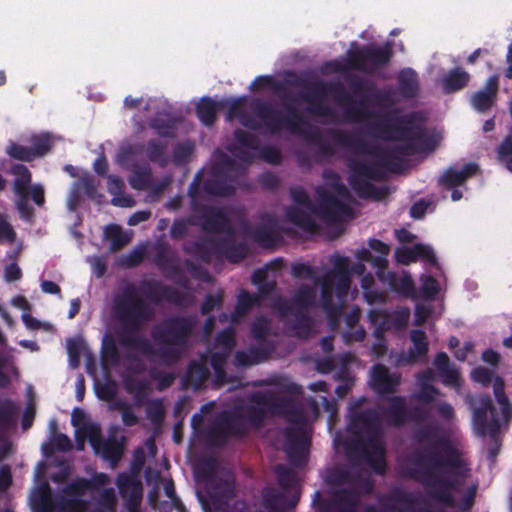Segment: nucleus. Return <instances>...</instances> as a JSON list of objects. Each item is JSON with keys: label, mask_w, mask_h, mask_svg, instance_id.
Instances as JSON below:
<instances>
[{"label": "nucleus", "mask_w": 512, "mask_h": 512, "mask_svg": "<svg viewBox=\"0 0 512 512\" xmlns=\"http://www.w3.org/2000/svg\"><path fill=\"white\" fill-rule=\"evenodd\" d=\"M256 296L249 295L247 293H241L238 297V303L236 306L235 315L232 317V321H236L238 317L243 315L252 305L257 302Z\"/></svg>", "instance_id": "c03bdc74"}, {"label": "nucleus", "mask_w": 512, "mask_h": 512, "mask_svg": "<svg viewBox=\"0 0 512 512\" xmlns=\"http://www.w3.org/2000/svg\"><path fill=\"white\" fill-rule=\"evenodd\" d=\"M222 301V292L209 295L202 305V312L204 314L212 311L215 307L219 306Z\"/></svg>", "instance_id": "864d4df0"}, {"label": "nucleus", "mask_w": 512, "mask_h": 512, "mask_svg": "<svg viewBox=\"0 0 512 512\" xmlns=\"http://www.w3.org/2000/svg\"><path fill=\"white\" fill-rule=\"evenodd\" d=\"M110 482V478L104 473L94 476L92 481L85 479L77 480L69 484L64 490L66 496L65 502L57 505L52 499L49 486L45 484L34 492L33 501L41 512H52L56 509L60 512H87V504L80 498L93 487L106 486L110 484Z\"/></svg>", "instance_id": "6e6552de"}, {"label": "nucleus", "mask_w": 512, "mask_h": 512, "mask_svg": "<svg viewBox=\"0 0 512 512\" xmlns=\"http://www.w3.org/2000/svg\"><path fill=\"white\" fill-rule=\"evenodd\" d=\"M111 203L114 206L119 207H133L135 205V201L131 196L122 193L114 196L111 200Z\"/></svg>", "instance_id": "13d9d810"}, {"label": "nucleus", "mask_w": 512, "mask_h": 512, "mask_svg": "<svg viewBox=\"0 0 512 512\" xmlns=\"http://www.w3.org/2000/svg\"><path fill=\"white\" fill-rule=\"evenodd\" d=\"M422 291L426 296L433 297L438 292L437 282L432 277H423Z\"/></svg>", "instance_id": "6e6d98bb"}, {"label": "nucleus", "mask_w": 512, "mask_h": 512, "mask_svg": "<svg viewBox=\"0 0 512 512\" xmlns=\"http://www.w3.org/2000/svg\"><path fill=\"white\" fill-rule=\"evenodd\" d=\"M224 119L226 123H238L242 128H281L285 120L270 102L246 95L225 97Z\"/></svg>", "instance_id": "423d86ee"}, {"label": "nucleus", "mask_w": 512, "mask_h": 512, "mask_svg": "<svg viewBox=\"0 0 512 512\" xmlns=\"http://www.w3.org/2000/svg\"><path fill=\"white\" fill-rule=\"evenodd\" d=\"M492 381L494 395L501 406L502 419L496 418L489 397L483 396L476 399L472 404L473 421L475 429L480 435L494 433L500 427L501 422H507L510 417V404L504 394V382L499 377H495Z\"/></svg>", "instance_id": "9b49d317"}, {"label": "nucleus", "mask_w": 512, "mask_h": 512, "mask_svg": "<svg viewBox=\"0 0 512 512\" xmlns=\"http://www.w3.org/2000/svg\"><path fill=\"white\" fill-rule=\"evenodd\" d=\"M135 128H174L182 124L184 117L181 109L175 107L163 96L146 98L143 109L131 117Z\"/></svg>", "instance_id": "f8f14e48"}, {"label": "nucleus", "mask_w": 512, "mask_h": 512, "mask_svg": "<svg viewBox=\"0 0 512 512\" xmlns=\"http://www.w3.org/2000/svg\"><path fill=\"white\" fill-rule=\"evenodd\" d=\"M105 237L110 242L112 251H116L131 241V235L117 225H110L105 228Z\"/></svg>", "instance_id": "f704fd0d"}, {"label": "nucleus", "mask_w": 512, "mask_h": 512, "mask_svg": "<svg viewBox=\"0 0 512 512\" xmlns=\"http://www.w3.org/2000/svg\"><path fill=\"white\" fill-rule=\"evenodd\" d=\"M235 138V143L227 147L229 155H221L218 159L216 178L222 173L232 176L255 157H260L270 164L280 162L279 150L273 146L260 147V140L250 130H237Z\"/></svg>", "instance_id": "0eeeda50"}, {"label": "nucleus", "mask_w": 512, "mask_h": 512, "mask_svg": "<svg viewBox=\"0 0 512 512\" xmlns=\"http://www.w3.org/2000/svg\"><path fill=\"white\" fill-rule=\"evenodd\" d=\"M498 89V78L496 76L489 77L484 89L472 94L470 98L472 107L478 112L488 111L496 101Z\"/></svg>", "instance_id": "b1692460"}, {"label": "nucleus", "mask_w": 512, "mask_h": 512, "mask_svg": "<svg viewBox=\"0 0 512 512\" xmlns=\"http://www.w3.org/2000/svg\"><path fill=\"white\" fill-rule=\"evenodd\" d=\"M107 188L112 195H119L124 188V182L119 177L111 175L107 179Z\"/></svg>", "instance_id": "5fc2aeb1"}, {"label": "nucleus", "mask_w": 512, "mask_h": 512, "mask_svg": "<svg viewBox=\"0 0 512 512\" xmlns=\"http://www.w3.org/2000/svg\"><path fill=\"white\" fill-rule=\"evenodd\" d=\"M398 90L404 98H414L419 90L418 76L411 68H405L400 71L398 78Z\"/></svg>", "instance_id": "cd10ccee"}, {"label": "nucleus", "mask_w": 512, "mask_h": 512, "mask_svg": "<svg viewBox=\"0 0 512 512\" xmlns=\"http://www.w3.org/2000/svg\"><path fill=\"white\" fill-rule=\"evenodd\" d=\"M117 317L128 326H135L147 319L151 308L143 302L134 287L128 288L116 303Z\"/></svg>", "instance_id": "f3484780"}, {"label": "nucleus", "mask_w": 512, "mask_h": 512, "mask_svg": "<svg viewBox=\"0 0 512 512\" xmlns=\"http://www.w3.org/2000/svg\"><path fill=\"white\" fill-rule=\"evenodd\" d=\"M225 97L215 100L210 96H202L195 104V115L205 127H212L218 118V112L224 111Z\"/></svg>", "instance_id": "5701e85b"}, {"label": "nucleus", "mask_w": 512, "mask_h": 512, "mask_svg": "<svg viewBox=\"0 0 512 512\" xmlns=\"http://www.w3.org/2000/svg\"><path fill=\"white\" fill-rule=\"evenodd\" d=\"M325 184L319 186L317 207L306 191L301 187L290 190L292 204L284 211L281 220L271 217L263 219L262 227L253 232V238L260 245L269 247L280 232L296 233L298 230L315 232L323 225H332L350 215V194L339 183L338 176L331 172L324 173Z\"/></svg>", "instance_id": "f257e3e1"}, {"label": "nucleus", "mask_w": 512, "mask_h": 512, "mask_svg": "<svg viewBox=\"0 0 512 512\" xmlns=\"http://www.w3.org/2000/svg\"><path fill=\"white\" fill-rule=\"evenodd\" d=\"M328 482L335 486L347 485L350 490H334V502L332 509L335 512H358L357 510V493L359 484L356 480L352 479L343 470H336L328 476ZM364 512H377L374 508H367Z\"/></svg>", "instance_id": "dca6fc26"}, {"label": "nucleus", "mask_w": 512, "mask_h": 512, "mask_svg": "<svg viewBox=\"0 0 512 512\" xmlns=\"http://www.w3.org/2000/svg\"><path fill=\"white\" fill-rule=\"evenodd\" d=\"M206 191L211 195L223 196L231 192V186L226 183H222L217 179V183L209 181L205 185Z\"/></svg>", "instance_id": "8fccbe9b"}, {"label": "nucleus", "mask_w": 512, "mask_h": 512, "mask_svg": "<svg viewBox=\"0 0 512 512\" xmlns=\"http://www.w3.org/2000/svg\"><path fill=\"white\" fill-rule=\"evenodd\" d=\"M389 417L395 424L406 420L408 413L403 398L394 397L390 399Z\"/></svg>", "instance_id": "58836bf2"}, {"label": "nucleus", "mask_w": 512, "mask_h": 512, "mask_svg": "<svg viewBox=\"0 0 512 512\" xmlns=\"http://www.w3.org/2000/svg\"><path fill=\"white\" fill-rule=\"evenodd\" d=\"M300 392V387L290 379L279 377L264 393L255 394L254 402L262 415L284 414L287 413V408L290 405L285 394H298Z\"/></svg>", "instance_id": "4468645a"}, {"label": "nucleus", "mask_w": 512, "mask_h": 512, "mask_svg": "<svg viewBox=\"0 0 512 512\" xmlns=\"http://www.w3.org/2000/svg\"><path fill=\"white\" fill-rule=\"evenodd\" d=\"M252 281L263 293H268L275 287V281L269 279L268 269L255 271L252 276Z\"/></svg>", "instance_id": "79ce46f5"}, {"label": "nucleus", "mask_w": 512, "mask_h": 512, "mask_svg": "<svg viewBox=\"0 0 512 512\" xmlns=\"http://www.w3.org/2000/svg\"><path fill=\"white\" fill-rule=\"evenodd\" d=\"M498 157L504 161L507 157H512V136H508L498 147Z\"/></svg>", "instance_id": "4d7b16f0"}, {"label": "nucleus", "mask_w": 512, "mask_h": 512, "mask_svg": "<svg viewBox=\"0 0 512 512\" xmlns=\"http://www.w3.org/2000/svg\"><path fill=\"white\" fill-rule=\"evenodd\" d=\"M211 469L209 476V489L212 497L216 499H225L230 497L234 491V476L230 470L218 465L212 461L208 463Z\"/></svg>", "instance_id": "6ab92c4d"}, {"label": "nucleus", "mask_w": 512, "mask_h": 512, "mask_svg": "<svg viewBox=\"0 0 512 512\" xmlns=\"http://www.w3.org/2000/svg\"><path fill=\"white\" fill-rule=\"evenodd\" d=\"M28 194L31 195L34 202L38 205H42L44 202V191L42 186L34 185L28 188Z\"/></svg>", "instance_id": "680f3d73"}, {"label": "nucleus", "mask_w": 512, "mask_h": 512, "mask_svg": "<svg viewBox=\"0 0 512 512\" xmlns=\"http://www.w3.org/2000/svg\"><path fill=\"white\" fill-rule=\"evenodd\" d=\"M144 97H133L132 95H127L123 100L122 108L126 111H132L133 115L135 113H140L145 104Z\"/></svg>", "instance_id": "09e8293b"}, {"label": "nucleus", "mask_w": 512, "mask_h": 512, "mask_svg": "<svg viewBox=\"0 0 512 512\" xmlns=\"http://www.w3.org/2000/svg\"><path fill=\"white\" fill-rule=\"evenodd\" d=\"M282 507H284L282 496L269 488L263 492V510L258 512H276Z\"/></svg>", "instance_id": "c9c22d12"}, {"label": "nucleus", "mask_w": 512, "mask_h": 512, "mask_svg": "<svg viewBox=\"0 0 512 512\" xmlns=\"http://www.w3.org/2000/svg\"><path fill=\"white\" fill-rule=\"evenodd\" d=\"M369 247L372 250L379 253V256L374 257L372 259L373 264L375 266H377L378 268L384 267L387 263L386 256L389 253V247L386 244H384L383 242H381L379 240H375V239H371L369 241Z\"/></svg>", "instance_id": "37998d69"}, {"label": "nucleus", "mask_w": 512, "mask_h": 512, "mask_svg": "<svg viewBox=\"0 0 512 512\" xmlns=\"http://www.w3.org/2000/svg\"><path fill=\"white\" fill-rule=\"evenodd\" d=\"M234 347V334L231 329H227L219 334L216 340L214 350L210 352L209 358L202 356L199 361H193L187 374V382L194 388H199L208 378L210 372L208 363L214 370L217 383L225 381L223 370L225 360Z\"/></svg>", "instance_id": "9d476101"}, {"label": "nucleus", "mask_w": 512, "mask_h": 512, "mask_svg": "<svg viewBox=\"0 0 512 512\" xmlns=\"http://www.w3.org/2000/svg\"><path fill=\"white\" fill-rule=\"evenodd\" d=\"M117 486L125 501L128 512H139L138 506L142 500V484L134 477L121 474L117 478Z\"/></svg>", "instance_id": "4be33fe9"}, {"label": "nucleus", "mask_w": 512, "mask_h": 512, "mask_svg": "<svg viewBox=\"0 0 512 512\" xmlns=\"http://www.w3.org/2000/svg\"><path fill=\"white\" fill-rule=\"evenodd\" d=\"M482 359H483V361H485L491 365H496L499 360V355L496 352H494L493 350H486L482 354Z\"/></svg>", "instance_id": "774afa93"}, {"label": "nucleus", "mask_w": 512, "mask_h": 512, "mask_svg": "<svg viewBox=\"0 0 512 512\" xmlns=\"http://www.w3.org/2000/svg\"><path fill=\"white\" fill-rule=\"evenodd\" d=\"M426 208H427V205L423 201L415 203L412 206L411 211H410L411 216L414 218L422 217L426 211Z\"/></svg>", "instance_id": "69168bd1"}, {"label": "nucleus", "mask_w": 512, "mask_h": 512, "mask_svg": "<svg viewBox=\"0 0 512 512\" xmlns=\"http://www.w3.org/2000/svg\"><path fill=\"white\" fill-rule=\"evenodd\" d=\"M434 366L444 384L451 386L458 385L460 379L459 373L450 365V360L446 353H438L436 355Z\"/></svg>", "instance_id": "c85d7f7f"}, {"label": "nucleus", "mask_w": 512, "mask_h": 512, "mask_svg": "<svg viewBox=\"0 0 512 512\" xmlns=\"http://www.w3.org/2000/svg\"><path fill=\"white\" fill-rule=\"evenodd\" d=\"M67 351L69 355L70 366L72 368H77L79 365L80 358V345L73 340H69L67 342Z\"/></svg>", "instance_id": "603ef678"}, {"label": "nucleus", "mask_w": 512, "mask_h": 512, "mask_svg": "<svg viewBox=\"0 0 512 512\" xmlns=\"http://www.w3.org/2000/svg\"><path fill=\"white\" fill-rule=\"evenodd\" d=\"M149 180V172L146 168L135 170L129 179L130 185L137 190L144 189Z\"/></svg>", "instance_id": "a18cd8bd"}, {"label": "nucleus", "mask_w": 512, "mask_h": 512, "mask_svg": "<svg viewBox=\"0 0 512 512\" xmlns=\"http://www.w3.org/2000/svg\"><path fill=\"white\" fill-rule=\"evenodd\" d=\"M42 291L49 294H57L60 292L59 286L52 281H43L41 284Z\"/></svg>", "instance_id": "338daca9"}, {"label": "nucleus", "mask_w": 512, "mask_h": 512, "mask_svg": "<svg viewBox=\"0 0 512 512\" xmlns=\"http://www.w3.org/2000/svg\"><path fill=\"white\" fill-rule=\"evenodd\" d=\"M291 427L285 433V443L283 448L290 461L296 463L295 457H304L305 446L307 443V423L308 418L302 412H289L288 415Z\"/></svg>", "instance_id": "a211bd4d"}, {"label": "nucleus", "mask_w": 512, "mask_h": 512, "mask_svg": "<svg viewBox=\"0 0 512 512\" xmlns=\"http://www.w3.org/2000/svg\"><path fill=\"white\" fill-rule=\"evenodd\" d=\"M278 481L283 487H288L296 483L297 477L295 473L286 467L279 465L275 469Z\"/></svg>", "instance_id": "de8ad7c7"}, {"label": "nucleus", "mask_w": 512, "mask_h": 512, "mask_svg": "<svg viewBox=\"0 0 512 512\" xmlns=\"http://www.w3.org/2000/svg\"><path fill=\"white\" fill-rule=\"evenodd\" d=\"M469 81L468 72L459 67L454 68L443 77V90L448 94L460 91L468 85Z\"/></svg>", "instance_id": "7c9ffc66"}, {"label": "nucleus", "mask_w": 512, "mask_h": 512, "mask_svg": "<svg viewBox=\"0 0 512 512\" xmlns=\"http://www.w3.org/2000/svg\"><path fill=\"white\" fill-rule=\"evenodd\" d=\"M150 217L149 211H138L132 214L128 220L130 226L137 225L143 221H146Z\"/></svg>", "instance_id": "e2e57ef3"}, {"label": "nucleus", "mask_w": 512, "mask_h": 512, "mask_svg": "<svg viewBox=\"0 0 512 512\" xmlns=\"http://www.w3.org/2000/svg\"><path fill=\"white\" fill-rule=\"evenodd\" d=\"M354 433L359 434V449L367 463L376 471L382 472L385 467V450L374 422L360 418L352 424Z\"/></svg>", "instance_id": "ddd939ff"}, {"label": "nucleus", "mask_w": 512, "mask_h": 512, "mask_svg": "<svg viewBox=\"0 0 512 512\" xmlns=\"http://www.w3.org/2000/svg\"><path fill=\"white\" fill-rule=\"evenodd\" d=\"M261 348H262L261 353H256L253 351H251L250 353L237 352L236 357H235L236 365L249 366V365L257 364L260 361H262L265 357V354L270 349V345H262L261 344Z\"/></svg>", "instance_id": "4c0bfd02"}, {"label": "nucleus", "mask_w": 512, "mask_h": 512, "mask_svg": "<svg viewBox=\"0 0 512 512\" xmlns=\"http://www.w3.org/2000/svg\"><path fill=\"white\" fill-rule=\"evenodd\" d=\"M420 439L429 441L431 445L427 457L428 471L423 477L427 491L437 501L452 506L453 493L466 472L456 441L436 432L423 433Z\"/></svg>", "instance_id": "20e7f679"}, {"label": "nucleus", "mask_w": 512, "mask_h": 512, "mask_svg": "<svg viewBox=\"0 0 512 512\" xmlns=\"http://www.w3.org/2000/svg\"><path fill=\"white\" fill-rule=\"evenodd\" d=\"M263 88H270L277 93H281L284 90V85L270 75H261L257 76L249 86L250 91H257Z\"/></svg>", "instance_id": "e433bc0d"}, {"label": "nucleus", "mask_w": 512, "mask_h": 512, "mask_svg": "<svg viewBox=\"0 0 512 512\" xmlns=\"http://www.w3.org/2000/svg\"><path fill=\"white\" fill-rule=\"evenodd\" d=\"M399 383L400 375L390 373L385 366L378 365L372 369L370 384L377 393H392Z\"/></svg>", "instance_id": "393cba45"}, {"label": "nucleus", "mask_w": 512, "mask_h": 512, "mask_svg": "<svg viewBox=\"0 0 512 512\" xmlns=\"http://www.w3.org/2000/svg\"><path fill=\"white\" fill-rule=\"evenodd\" d=\"M11 173L15 176L13 183L14 192L21 198H26L31 184L30 171L24 165L18 164L12 168Z\"/></svg>", "instance_id": "473e14b6"}, {"label": "nucleus", "mask_w": 512, "mask_h": 512, "mask_svg": "<svg viewBox=\"0 0 512 512\" xmlns=\"http://www.w3.org/2000/svg\"><path fill=\"white\" fill-rule=\"evenodd\" d=\"M53 445L61 451H67L71 448L69 438L64 434H57L54 436Z\"/></svg>", "instance_id": "052dcab7"}, {"label": "nucleus", "mask_w": 512, "mask_h": 512, "mask_svg": "<svg viewBox=\"0 0 512 512\" xmlns=\"http://www.w3.org/2000/svg\"><path fill=\"white\" fill-rule=\"evenodd\" d=\"M412 347L408 354H403L398 360V364L413 363L421 358H424L429 349V345L426 339V335L421 330H413L411 332Z\"/></svg>", "instance_id": "a878e982"}, {"label": "nucleus", "mask_w": 512, "mask_h": 512, "mask_svg": "<svg viewBox=\"0 0 512 512\" xmlns=\"http://www.w3.org/2000/svg\"><path fill=\"white\" fill-rule=\"evenodd\" d=\"M192 327V321L187 319L169 320L157 327L153 332V358L165 364L176 361L186 345Z\"/></svg>", "instance_id": "1a4fd4ad"}, {"label": "nucleus", "mask_w": 512, "mask_h": 512, "mask_svg": "<svg viewBox=\"0 0 512 512\" xmlns=\"http://www.w3.org/2000/svg\"><path fill=\"white\" fill-rule=\"evenodd\" d=\"M117 497L114 489H105L100 495L98 508L94 512H115Z\"/></svg>", "instance_id": "a19ab883"}, {"label": "nucleus", "mask_w": 512, "mask_h": 512, "mask_svg": "<svg viewBox=\"0 0 512 512\" xmlns=\"http://www.w3.org/2000/svg\"><path fill=\"white\" fill-rule=\"evenodd\" d=\"M292 79L287 80L290 86L302 88L299 92L300 99L308 105V110L313 114L326 116L331 110L326 104V99L331 96L335 103L343 108L347 121L358 123L369 118L372 113L369 107L390 108L396 104L395 93L391 88H379L375 82L356 74L345 77L351 91L360 95L359 99L352 94L340 82H325L322 79H307L289 73Z\"/></svg>", "instance_id": "f03ea898"}, {"label": "nucleus", "mask_w": 512, "mask_h": 512, "mask_svg": "<svg viewBox=\"0 0 512 512\" xmlns=\"http://www.w3.org/2000/svg\"><path fill=\"white\" fill-rule=\"evenodd\" d=\"M419 258L434 262V255L432 250L424 245H415L414 247L402 248L398 249L396 252L397 261L404 265L415 262Z\"/></svg>", "instance_id": "c756f323"}, {"label": "nucleus", "mask_w": 512, "mask_h": 512, "mask_svg": "<svg viewBox=\"0 0 512 512\" xmlns=\"http://www.w3.org/2000/svg\"><path fill=\"white\" fill-rule=\"evenodd\" d=\"M392 56L393 51L389 43L383 46L366 45L361 49L347 52L350 68L365 73H372L376 69L387 65Z\"/></svg>", "instance_id": "2eb2a0df"}, {"label": "nucleus", "mask_w": 512, "mask_h": 512, "mask_svg": "<svg viewBox=\"0 0 512 512\" xmlns=\"http://www.w3.org/2000/svg\"><path fill=\"white\" fill-rule=\"evenodd\" d=\"M51 148V141L49 135L46 133L41 134L34 139L32 146H23L11 143L7 147V153L21 161H32L36 157L45 155Z\"/></svg>", "instance_id": "412c9836"}, {"label": "nucleus", "mask_w": 512, "mask_h": 512, "mask_svg": "<svg viewBox=\"0 0 512 512\" xmlns=\"http://www.w3.org/2000/svg\"><path fill=\"white\" fill-rule=\"evenodd\" d=\"M309 146L324 155L341 149L359 153H378L385 156L409 155L433 150L437 140L426 135V130H380L384 138L375 148L367 147L362 136L350 130H304Z\"/></svg>", "instance_id": "7ed1b4c3"}, {"label": "nucleus", "mask_w": 512, "mask_h": 512, "mask_svg": "<svg viewBox=\"0 0 512 512\" xmlns=\"http://www.w3.org/2000/svg\"><path fill=\"white\" fill-rule=\"evenodd\" d=\"M477 169L478 166L475 163H469L463 169L449 168L444 172L441 179L449 186L459 185L466 178L475 174Z\"/></svg>", "instance_id": "72a5a7b5"}, {"label": "nucleus", "mask_w": 512, "mask_h": 512, "mask_svg": "<svg viewBox=\"0 0 512 512\" xmlns=\"http://www.w3.org/2000/svg\"><path fill=\"white\" fill-rule=\"evenodd\" d=\"M271 332L269 321L266 318H257L252 326V333L254 337L260 341Z\"/></svg>", "instance_id": "49530a36"}, {"label": "nucleus", "mask_w": 512, "mask_h": 512, "mask_svg": "<svg viewBox=\"0 0 512 512\" xmlns=\"http://www.w3.org/2000/svg\"><path fill=\"white\" fill-rule=\"evenodd\" d=\"M431 310L426 305H418L415 309V323L421 325L429 317Z\"/></svg>", "instance_id": "bf43d9fd"}, {"label": "nucleus", "mask_w": 512, "mask_h": 512, "mask_svg": "<svg viewBox=\"0 0 512 512\" xmlns=\"http://www.w3.org/2000/svg\"><path fill=\"white\" fill-rule=\"evenodd\" d=\"M92 445L96 453L100 454L105 460L110 461L111 467L115 468L123 454V443L116 439H92Z\"/></svg>", "instance_id": "bb28decb"}, {"label": "nucleus", "mask_w": 512, "mask_h": 512, "mask_svg": "<svg viewBox=\"0 0 512 512\" xmlns=\"http://www.w3.org/2000/svg\"><path fill=\"white\" fill-rule=\"evenodd\" d=\"M21 276L20 268L16 264H11L5 270V279L7 281L18 280Z\"/></svg>", "instance_id": "0e129e2a"}, {"label": "nucleus", "mask_w": 512, "mask_h": 512, "mask_svg": "<svg viewBox=\"0 0 512 512\" xmlns=\"http://www.w3.org/2000/svg\"><path fill=\"white\" fill-rule=\"evenodd\" d=\"M352 171L350 184L353 189L361 197H374L375 189L370 180L376 178V168L366 163H355Z\"/></svg>", "instance_id": "aec40b11"}, {"label": "nucleus", "mask_w": 512, "mask_h": 512, "mask_svg": "<svg viewBox=\"0 0 512 512\" xmlns=\"http://www.w3.org/2000/svg\"><path fill=\"white\" fill-rule=\"evenodd\" d=\"M471 376L475 382L481 383L483 385H487L494 379L492 377V372L485 367H478L474 369L471 373Z\"/></svg>", "instance_id": "3c124183"}, {"label": "nucleus", "mask_w": 512, "mask_h": 512, "mask_svg": "<svg viewBox=\"0 0 512 512\" xmlns=\"http://www.w3.org/2000/svg\"><path fill=\"white\" fill-rule=\"evenodd\" d=\"M206 229L211 231L225 230L228 225V219L225 213L221 210H210L208 219L204 224Z\"/></svg>", "instance_id": "ea45409f"}, {"label": "nucleus", "mask_w": 512, "mask_h": 512, "mask_svg": "<svg viewBox=\"0 0 512 512\" xmlns=\"http://www.w3.org/2000/svg\"><path fill=\"white\" fill-rule=\"evenodd\" d=\"M333 269L326 272L321 278L316 272L305 264H295L292 275L300 279H311L320 287L319 303L332 317L343 306L348 298L350 288L349 260L346 257H331ZM318 296L315 287L302 285L296 291L293 302L299 307H309L317 303Z\"/></svg>", "instance_id": "39448f33"}, {"label": "nucleus", "mask_w": 512, "mask_h": 512, "mask_svg": "<svg viewBox=\"0 0 512 512\" xmlns=\"http://www.w3.org/2000/svg\"><path fill=\"white\" fill-rule=\"evenodd\" d=\"M435 375L432 370H427L417 376V385L419 391L415 394V398L422 402H430L438 395L431 383L434 381Z\"/></svg>", "instance_id": "2f4dec72"}]
</instances>
